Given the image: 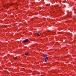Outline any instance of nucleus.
<instances>
[{
	"label": "nucleus",
	"mask_w": 76,
	"mask_h": 76,
	"mask_svg": "<svg viewBox=\"0 0 76 76\" xmlns=\"http://www.w3.org/2000/svg\"><path fill=\"white\" fill-rule=\"evenodd\" d=\"M48 5H50V4H47L46 5V6H48Z\"/></svg>",
	"instance_id": "obj_9"
},
{
	"label": "nucleus",
	"mask_w": 76,
	"mask_h": 76,
	"mask_svg": "<svg viewBox=\"0 0 76 76\" xmlns=\"http://www.w3.org/2000/svg\"><path fill=\"white\" fill-rule=\"evenodd\" d=\"M48 57H46L45 58V59L46 60V59H48Z\"/></svg>",
	"instance_id": "obj_6"
},
{
	"label": "nucleus",
	"mask_w": 76,
	"mask_h": 76,
	"mask_svg": "<svg viewBox=\"0 0 76 76\" xmlns=\"http://www.w3.org/2000/svg\"><path fill=\"white\" fill-rule=\"evenodd\" d=\"M60 58H61V57H60Z\"/></svg>",
	"instance_id": "obj_10"
},
{
	"label": "nucleus",
	"mask_w": 76,
	"mask_h": 76,
	"mask_svg": "<svg viewBox=\"0 0 76 76\" xmlns=\"http://www.w3.org/2000/svg\"><path fill=\"white\" fill-rule=\"evenodd\" d=\"M25 54L26 56H28V55L29 54V53H28V52H26V53H25Z\"/></svg>",
	"instance_id": "obj_3"
},
{
	"label": "nucleus",
	"mask_w": 76,
	"mask_h": 76,
	"mask_svg": "<svg viewBox=\"0 0 76 76\" xmlns=\"http://www.w3.org/2000/svg\"><path fill=\"white\" fill-rule=\"evenodd\" d=\"M29 40H28V39H26L24 40V42H27Z\"/></svg>",
	"instance_id": "obj_2"
},
{
	"label": "nucleus",
	"mask_w": 76,
	"mask_h": 76,
	"mask_svg": "<svg viewBox=\"0 0 76 76\" xmlns=\"http://www.w3.org/2000/svg\"><path fill=\"white\" fill-rule=\"evenodd\" d=\"M47 60L45 59V62H47Z\"/></svg>",
	"instance_id": "obj_7"
},
{
	"label": "nucleus",
	"mask_w": 76,
	"mask_h": 76,
	"mask_svg": "<svg viewBox=\"0 0 76 76\" xmlns=\"http://www.w3.org/2000/svg\"><path fill=\"white\" fill-rule=\"evenodd\" d=\"M47 56H48V55L45 54H43L42 55V56L44 57H47Z\"/></svg>",
	"instance_id": "obj_1"
},
{
	"label": "nucleus",
	"mask_w": 76,
	"mask_h": 76,
	"mask_svg": "<svg viewBox=\"0 0 76 76\" xmlns=\"http://www.w3.org/2000/svg\"><path fill=\"white\" fill-rule=\"evenodd\" d=\"M55 32H56V31H54L53 32V33H55Z\"/></svg>",
	"instance_id": "obj_8"
},
{
	"label": "nucleus",
	"mask_w": 76,
	"mask_h": 76,
	"mask_svg": "<svg viewBox=\"0 0 76 76\" xmlns=\"http://www.w3.org/2000/svg\"><path fill=\"white\" fill-rule=\"evenodd\" d=\"M11 6H12V5H10Z\"/></svg>",
	"instance_id": "obj_11"
},
{
	"label": "nucleus",
	"mask_w": 76,
	"mask_h": 76,
	"mask_svg": "<svg viewBox=\"0 0 76 76\" xmlns=\"http://www.w3.org/2000/svg\"><path fill=\"white\" fill-rule=\"evenodd\" d=\"M17 56H16L15 57H14L13 58H14V59H17Z\"/></svg>",
	"instance_id": "obj_4"
},
{
	"label": "nucleus",
	"mask_w": 76,
	"mask_h": 76,
	"mask_svg": "<svg viewBox=\"0 0 76 76\" xmlns=\"http://www.w3.org/2000/svg\"><path fill=\"white\" fill-rule=\"evenodd\" d=\"M37 36H40V35H39V33H38L37 34Z\"/></svg>",
	"instance_id": "obj_5"
}]
</instances>
